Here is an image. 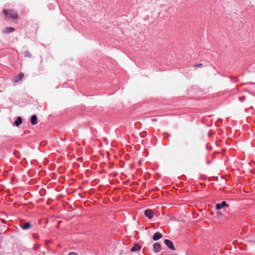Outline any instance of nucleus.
Here are the masks:
<instances>
[{
    "instance_id": "15",
    "label": "nucleus",
    "mask_w": 255,
    "mask_h": 255,
    "mask_svg": "<svg viewBox=\"0 0 255 255\" xmlns=\"http://www.w3.org/2000/svg\"><path fill=\"white\" fill-rule=\"evenodd\" d=\"M202 64L200 63V64L194 65L193 66L195 68H198V67L202 66Z\"/></svg>"
},
{
    "instance_id": "5",
    "label": "nucleus",
    "mask_w": 255,
    "mask_h": 255,
    "mask_svg": "<svg viewBox=\"0 0 255 255\" xmlns=\"http://www.w3.org/2000/svg\"><path fill=\"white\" fill-rule=\"evenodd\" d=\"M144 215L149 219H152L153 218V212L151 209H146L144 211Z\"/></svg>"
},
{
    "instance_id": "8",
    "label": "nucleus",
    "mask_w": 255,
    "mask_h": 255,
    "mask_svg": "<svg viewBox=\"0 0 255 255\" xmlns=\"http://www.w3.org/2000/svg\"><path fill=\"white\" fill-rule=\"evenodd\" d=\"M37 118L35 115H33L31 117V123L32 125L37 124Z\"/></svg>"
},
{
    "instance_id": "11",
    "label": "nucleus",
    "mask_w": 255,
    "mask_h": 255,
    "mask_svg": "<svg viewBox=\"0 0 255 255\" xmlns=\"http://www.w3.org/2000/svg\"><path fill=\"white\" fill-rule=\"evenodd\" d=\"M141 249V247L138 244H135L134 246L131 249V252H134L136 251L140 250Z\"/></svg>"
},
{
    "instance_id": "3",
    "label": "nucleus",
    "mask_w": 255,
    "mask_h": 255,
    "mask_svg": "<svg viewBox=\"0 0 255 255\" xmlns=\"http://www.w3.org/2000/svg\"><path fill=\"white\" fill-rule=\"evenodd\" d=\"M225 207H229V205L226 203L225 201H223L221 203L217 204L216 208L217 210H220Z\"/></svg>"
},
{
    "instance_id": "6",
    "label": "nucleus",
    "mask_w": 255,
    "mask_h": 255,
    "mask_svg": "<svg viewBox=\"0 0 255 255\" xmlns=\"http://www.w3.org/2000/svg\"><path fill=\"white\" fill-rule=\"evenodd\" d=\"M153 250L155 253H158L160 251V245L158 243H155L153 245Z\"/></svg>"
},
{
    "instance_id": "4",
    "label": "nucleus",
    "mask_w": 255,
    "mask_h": 255,
    "mask_svg": "<svg viewBox=\"0 0 255 255\" xmlns=\"http://www.w3.org/2000/svg\"><path fill=\"white\" fill-rule=\"evenodd\" d=\"M164 243L170 250H175L173 243L171 241L166 239L164 240Z\"/></svg>"
},
{
    "instance_id": "16",
    "label": "nucleus",
    "mask_w": 255,
    "mask_h": 255,
    "mask_svg": "<svg viewBox=\"0 0 255 255\" xmlns=\"http://www.w3.org/2000/svg\"><path fill=\"white\" fill-rule=\"evenodd\" d=\"M68 255H78L77 253L74 252H71L68 254Z\"/></svg>"
},
{
    "instance_id": "9",
    "label": "nucleus",
    "mask_w": 255,
    "mask_h": 255,
    "mask_svg": "<svg viewBox=\"0 0 255 255\" xmlns=\"http://www.w3.org/2000/svg\"><path fill=\"white\" fill-rule=\"evenodd\" d=\"M14 28L13 27H8L5 28L4 29L3 32L4 33H8L12 32L14 31Z\"/></svg>"
},
{
    "instance_id": "14",
    "label": "nucleus",
    "mask_w": 255,
    "mask_h": 255,
    "mask_svg": "<svg viewBox=\"0 0 255 255\" xmlns=\"http://www.w3.org/2000/svg\"><path fill=\"white\" fill-rule=\"evenodd\" d=\"M246 97L245 96L239 97V100L241 102H243L245 100Z\"/></svg>"
},
{
    "instance_id": "2",
    "label": "nucleus",
    "mask_w": 255,
    "mask_h": 255,
    "mask_svg": "<svg viewBox=\"0 0 255 255\" xmlns=\"http://www.w3.org/2000/svg\"><path fill=\"white\" fill-rule=\"evenodd\" d=\"M24 73H20L17 76L15 77L12 80L13 82L14 83H17L20 81H21L24 77Z\"/></svg>"
},
{
    "instance_id": "12",
    "label": "nucleus",
    "mask_w": 255,
    "mask_h": 255,
    "mask_svg": "<svg viewBox=\"0 0 255 255\" xmlns=\"http://www.w3.org/2000/svg\"><path fill=\"white\" fill-rule=\"evenodd\" d=\"M31 227V225L29 222L25 223L22 227L23 230H27Z\"/></svg>"
},
{
    "instance_id": "10",
    "label": "nucleus",
    "mask_w": 255,
    "mask_h": 255,
    "mask_svg": "<svg viewBox=\"0 0 255 255\" xmlns=\"http://www.w3.org/2000/svg\"><path fill=\"white\" fill-rule=\"evenodd\" d=\"M22 122V120L21 117H18L17 118L16 121L14 122V125L16 127H18L20 124H21Z\"/></svg>"
},
{
    "instance_id": "1",
    "label": "nucleus",
    "mask_w": 255,
    "mask_h": 255,
    "mask_svg": "<svg viewBox=\"0 0 255 255\" xmlns=\"http://www.w3.org/2000/svg\"><path fill=\"white\" fill-rule=\"evenodd\" d=\"M3 13L8 18L16 19L18 17L17 12L13 9H5L3 10Z\"/></svg>"
},
{
    "instance_id": "13",
    "label": "nucleus",
    "mask_w": 255,
    "mask_h": 255,
    "mask_svg": "<svg viewBox=\"0 0 255 255\" xmlns=\"http://www.w3.org/2000/svg\"><path fill=\"white\" fill-rule=\"evenodd\" d=\"M24 55L26 57H31V56L30 53L29 51H25L24 52Z\"/></svg>"
},
{
    "instance_id": "7",
    "label": "nucleus",
    "mask_w": 255,
    "mask_h": 255,
    "mask_svg": "<svg viewBox=\"0 0 255 255\" xmlns=\"http://www.w3.org/2000/svg\"><path fill=\"white\" fill-rule=\"evenodd\" d=\"M162 237V235L159 232H156L153 236V240L154 241H157Z\"/></svg>"
}]
</instances>
